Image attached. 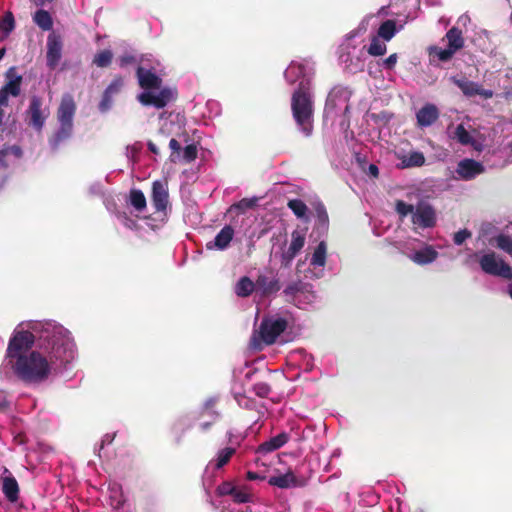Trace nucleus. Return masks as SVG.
<instances>
[{"instance_id":"nucleus-1","label":"nucleus","mask_w":512,"mask_h":512,"mask_svg":"<svg viewBox=\"0 0 512 512\" xmlns=\"http://www.w3.org/2000/svg\"><path fill=\"white\" fill-rule=\"evenodd\" d=\"M74 358V343L63 326L46 324L36 349L8 364L14 375L27 385L41 384Z\"/></svg>"},{"instance_id":"nucleus-2","label":"nucleus","mask_w":512,"mask_h":512,"mask_svg":"<svg viewBox=\"0 0 512 512\" xmlns=\"http://www.w3.org/2000/svg\"><path fill=\"white\" fill-rule=\"evenodd\" d=\"M136 77L139 86L145 90L137 96L138 101L143 106L162 109L177 98L174 89L170 87L161 88L162 79L152 70L138 66Z\"/></svg>"},{"instance_id":"nucleus-3","label":"nucleus","mask_w":512,"mask_h":512,"mask_svg":"<svg viewBox=\"0 0 512 512\" xmlns=\"http://www.w3.org/2000/svg\"><path fill=\"white\" fill-rule=\"evenodd\" d=\"M291 111L299 129L305 136H310L313 131L314 101L308 80H302L293 92Z\"/></svg>"},{"instance_id":"nucleus-4","label":"nucleus","mask_w":512,"mask_h":512,"mask_svg":"<svg viewBox=\"0 0 512 512\" xmlns=\"http://www.w3.org/2000/svg\"><path fill=\"white\" fill-rule=\"evenodd\" d=\"M76 109L73 96L71 94H64L57 109V120L60 126L48 140L53 150H57L64 141L71 137Z\"/></svg>"},{"instance_id":"nucleus-5","label":"nucleus","mask_w":512,"mask_h":512,"mask_svg":"<svg viewBox=\"0 0 512 512\" xmlns=\"http://www.w3.org/2000/svg\"><path fill=\"white\" fill-rule=\"evenodd\" d=\"M36 341L35 335L28 331H15L9 340L8 347L6 350V359L8 364L12 363L13 360H17L18 357H24L32 351Z\"/></svg>"},{"instance_id":"nucleus-6","label":"nucleus","mask_w":512,"mask_h":512,"mask_svg":"<svg viewBox=\"0 0 512 512\" xmlns=\"http://www.w3.org/2000/svg\"><path fill=\"white\" fill-rule=\"evenodd\" d=\"M287 326L288 322L284 318L263 319L258 332L252 336L254 346L260 348L261 342L265 345L274 344L277 337L286 330Z\"/></svg>"},{"instance_id":"nucleus-7","label":"nucleus","mask_w":512,"mask_h":512,"mask_svg":"<svg viewBox=\"0 0 512 512\" xmlns=\"http://www.w3.org/2000/svg\"><path fill=\"white\" fill-rule=\"evenodd\" d=\"M479 265L486 274L512 280V268L502 259H498L495 252L482 255L479 259Z\"/></svg>"},{"instance_id":"nucleus-8","label":"nucleus","mask_w":512,"mask_h":512,"mask_svg":"<svg viewBox=\"0 0 512 512\" xmlns=\"http://www.w3.org/2000/svg\"><path fill=\"white\" fill-rule=\"evenodd\" d=\"M28 125L37 131H41L49 115L47 108H43V100L36 95L30 98L28 109L25 112Z\"/></svg>"},{"instance_id":"nucleus-9","label":"nucleus","mask_w":512,"mask_h":512,"mask_svg":"<svg viewBox=\"0 0 512 512\" xmlns=\"http://www.w3.org/2000/svg\"><path fill=\"white\" fill-rule=\"evenodd\" d=\"M412 223L420 228H432L436 225V212L432 205L420 201L412 215Z\"/></svg>"},{"instance_id":"nucleus-10","label":"nucleus","mask_w":512,"mask_h":512,"mask_svg":"<svg viewBox=\"0 0 512 512\" xmlns=\"http://www.w3.org/2000/svg\"><path fill=\"white\" fill-rule=\"evenodd\" d=\"M453 83L462 91L467 97H473L479 95L484 99H490L493 97L494 92L490 89H484L480 84L468 80L466 78H453Z\"/></svg>"},{"instance_id":"nucleus-11","label":"nucleus","mask_w":512,"mask_h":512,"mask_svg":"<svg viewBox=\"0 0 512 512\" xmlns=\"http://www.w3.org/2000/svg\"><path fill=\"white\" fill-rule=\"evenodd\" d=\"M152 204L157 212H164L169 204L167 182L156 180L152 184Z\"/></svg>"},{"instance_id":"nucleus-12","label":"nucleus","mask_w":512,"mask_h":512,"mask_svg":"<svg viewBox=\"0 0 512 512\" xmlns=\"http://www.w3.org/2000/svg\"><path fill=\"white\" fill-rule=\"evenodd\" d=\"M291 243L286 251L282 253V265L288 267L305 244L304 233L295 230L291 234Z\"/></svg>"},{"instance_id":"nucleus-13","label":"nucleus","mask_w":512,"mask_h":512,"mask_svg":"<svg viewBox=\"0 0 512 512\" xmlns=\"http://www.w3.org/2000/svg\"><path fill=\"white\" fill-rule=\"evenodd\" d=\"M456 172L461 179L471 180L484 172V166L474 159H463L458 163Z\"/></svg>"},{"instance_id":"nucleus-14","label":"nucleus","mask_w":512,"mask_h":512,"mask_svg":"<svg viewBox=\"0 0 512 512\" xmlns=\"http://www.w3.org/2000/svg\"><path fill=\"white\" fill-rule=\"evenodd\" d=\"M281 289L280 280L277 277H269L265 274H259L256 278V291L262 297H268L277 293Z\"/></svg>"},{"instance_id":"nucleus-15","label":"nucleus","mask_w":512,"mask_h":512,"mask_svg":"<svg viewBox=\"0 0 512 512\" xmlns=\"http://www.w3.org/2000/svg\"><path fill=\"white\" fill-rule=\"evenodd\" d=\"M234 237V229L230 225H225L215 236L213 241L206 243L207 250H224L226 249Z\"/></svg>"},{"instance_id":"nucleus-16","label":"nucleus","mask_w":512,"mask_h":512,"mask_svg":"<svg viewBox=\"0 0 512 512\" xmlns=\"http://www.w3.org/2000/svg\"><path fill=\"white\" fill-rule=\"evenodd\" d=\"M439 118L438 108L431 103L425 104L416 113L417 125L419 127H428L435 123Z\"/></svg>"},{"instance_id":"nucleus-17","label":"nucleus","mask_w":512,"mask_h":512,"mask_svg":"<svg viewBox=\"0 0 512 512\" xmlns=\"http://www.w3.org/2000/svg\"><path fill=\"white\" fill-rule=\"evenodd\" d=\"M62 56V43L56 37H48L47 41V65L55 69Z\"/></svg>"},{"instance_id":"nucleus-18","label":"nucleus","mask_w":512,"mask_h":512,"mask_svg":"<svg viewBox=\"0 0 512 512\" xmlns=\"http://www.w3.org/2000/svg\"><path fill=\"white\" fill-rule=\"evenodd\" d=\"M5 76L7 82L1 89L13 97L19 96L21 93L22 76L17 74L15 67H10L6 71Z\"/></svg>"},{"instance_id":"nucleus-19","label":"nucleus","mask_w":512,"mask_h":512,"mask_svg":"<svg viewBox=\"0 0 512 512\" xmlns=\"http://www.w3.org/2000/svg\"><path fill=\"white\" fill-rule=\"evenodd\" d=\"M268 483L271 486H275L281 489H287L290 487H297L302 485V482L299 481L295 474L290 470L285 474L270 477Z\"/></svg>"},{"instance_id":"nucleus-20","label":"nucleus","mask_w":512,"mask_h":512,"mask_svg":"<svg viewBox=\"0 0 512 512\" xmlns=\"http://www.w3.org/2000/svg\"><path fill=\"white\" fill-rule=\"evenodd\" d=\"M289 440V434L286 432L279 433L278 435L271 437L269 440L261 443L258 448L257 452L266 454L273 452L282 446H284Z\"/></svg>"},{"instance_id":"nucleus-21","label":"nucleus","mask_w":512,"mask_h":512,"mask_svg":"<svg viewBox=\"0 0 512 512\" xmlns=\"http://www.w3.org/2000/svg\"><path fill=\"white\" fill-rule=\"evenodd\" d=\"M19 485L15 477L12 475L2 478V492L11 503H15L19 499Z\"/></svg>"},{"instance_id":"nucleus-22","label":"nucleus","mask_w":512,"mask_h":512,"mask_svg":"<svg viewBox=\"0 0 512 512\" xmlns=\"http://www.w3.org/2000/svg\"><path fill=\"white\" fill-rule=\"evenodd\" d=\"M438 252L431 246H427L422 250L416 251L411 260L418 265H426L436 260Z\"/></svg>"},{"instance_id":"nucleus-23","label":"nucleus","mask_w":512,"mask_h":512,"mask_svg":"<svg viewBox=\"0 0 512 512\" xmlns=\"http://www.w3.org/2000/svg\"><path fill=\"white\" fill-rule=\"evenodd\" d=\"M256 290V281L253 282L248 276L241 277L235 285V293L238 297H249Z\"/></svg>"},{"instance_id":"nucleus-24","label":"nucleus","mask_w":512,"mask_h":512,"mask_svg":"<svg viewBox=\"0 0 512 512\" xmlns=\"http://www.w3.org/2000/svg\"><path fill=\"white\" fill-rule=\"evenodd\" d=\"M445 37L448 41V47L452 49L455 53L463 48L464 38L462 35V31L458 27H452L451 29H449Z\"/></svg>"},{"instance_id":"nucleus-25","label":"nucleus","mask_w":512,"mask_h":512,"mask_svg":"<svg viewBox=\"0 0 512 512\" xmlns=\"http://www.w3.org/2000/svg\"><path fill=\"white\" fill-rule=\"evenodd\" d=\"M309 284L304 283L301 280L293 281L289 283L283 290V294L288 302H294L296 296L300 293L307 291Z\"/></svg>"},{"instance_id":"nucleus-26","label":"nucleus","mask_w":512,"mask_h":512,"mask_svg":"<svg viewBox=\"0 0 512 512\" xmlns=\"http://www.w3.org/2000/svg\"><path fill=\"white\" fill-rule=\"evenodd\" d=\"M35 24L44 31H49L53 27V20L48 11L39 9L33 15Z\"/></svg>"},{"instance_id":"nucleus-27","label":"nucleus","mask_w":512,"mask_h":512,"mask_svg":"<svg viewBox=\"0 0 512 512\" xmlns=\"http://www.w3.org/2000/svg\"><path fill=\"white\" fill-rule=\"evenodd\" d=\"M424 164H425L424 154L419 151L411 152L408 156H403L401 158L402 168L421 167Z\"/></svg>"},{"instance_id":"nucleus-28","label":"nucleus","mask_w":512,"mask_h":512,"mask_svg":"<svg viewBox=\"0 0 512 512\" xmlns=\"http://www.w3.org/2000/svg\"><path fill=\"white\" fill-rule=\"evenodd\" d=\"M396 22L395 20L388 19L384 21L378 29V37L385 41H390L396 34Z\"/></svg>"},{"instance_id":"nucleus-29","label":"nucleus","mask_w":512,"mask_h":512,"mask_svg":"<svg viewBox=\"0 0 512 512\" xmlns=\"http://www.w3.org/2000/svg\"><path fill=\"white\" fill-rule=\"evenodd\" d=\"M129 202L139 212L143 211L147 206L146 197L139 189L130 190Z\"/></svg>"},{"instance_id":"nucleus-30","label":"nucleus","mask_w":512,"mask_h":512,"mask_svg":"<svg viewBox=\"0 0 512 512\" xmlns=\"http://www.w3.org/2000/svg\"><path fill=\"white\" fill-rule=\"evenodd\" d=\"M326 252L327 245L324 241H321L315 248L311 258V265L322 267L326 263Z\"/></svg>"},{"instance_id":"nucleus-31","label":"nucleus","mask_w":512,"mask_h":512,"mask_svg":"<svg viewBox=\"0 0 512 512\" xmlns=\"http://www.w3.org/2000/svg\"><path fill=\"white\" fill-rule=\"evenodd\" d=\"M315 212L318 228L326 232L329 227V216L325 206L322 203L317 204L315 207Z\"/></svg>"},{"instance_id":"nucleus-32","label":"nucleus","mask_w":512,"mask_h":512,"mask_svg":"<svg viewBox=\"0 0 512 512\" xmlns=\"http://www.w3.org/2000/svg\"><path fill=\"white\" fill-rule=\"evenodd\" d=\"M113 53L105 49L97 53L93 58V64L99 68H106L112 63Z\"/></svg>"},{"instance_id":"nucleus-33","label":"nucleus","mask_w":512,"mask_h":512,"mask_svg":"<svg viewBox=\"0 0 512 512\" xmlns=\"http://www.w3.org/2000/svg\"><path fill=\"white\" fill-rule=\"evenodd\" d=\"M288 208L295 214L298 218H305L308 207L301 199H291L287 203Z\"/></svg>"},{"instance_id":"nucleus-34","label":"nucleus","mask_w":512,"mask_h":512,"mask_svg":"<svg viewBox=\"0 0 512 512\" xmlns=\"http://www.w3.org/2000/svg\"><path fill=\"white\" fill-rule=\"evenodd\" d=\"M235 452L236 449L233 447H226L221 449L216 457L215 468L220 469L225 466L230 461Z\"/></svg>"},{"instance_id":"nucleus-35","label":"nucleus","mask_w":512,"mask_h":512,"mask_svg":"<svg viewBox=\"0 0 512 512\" xmlns=\"http://www.w3.org/2000/svg\"><path fill=\"white\" fill-rule=\"evenodd\" d=\"M257 202H258V198H256V197H254V198H243L239 202L234 203L233 205H231L229 210L231 211V210L235 209L239 213H244L245 211H247L249 209H253L257 205Z\"/></svg>"},{"instance_id":"nucleus-36","label":"nucleus","mask_w":512,"mask_h":512,"mask_svg":"<svg viewBox=\"0 0 512 512\" xmlns=\"http://www.w3.org/2000/svg\"><path fill=\"white\" fill-rule=\"evenodd\" d=\"M387 47L385 43L380 41L378 36H374L371 39V43L368 48V53L372 56H382L386 53Z\"/></svg>"},{"instance_id":"nucleus-37","label":"nucleus","mask_w":512,"mask_h":512,"mask_svg":"<svg viewBox=\"0 0 512 512\" xmlns=\"http://www.w3.org/2000/svg\"><path fill=\"white\" fill-rule=\"evenodd\" d=\"M232 499L235 503H248L252 499V494L248 491L247 487H236L233 494Z\"/></svg>"},{"instance_id":"nucleus-38","label":"nucleus","mask_w":512,"mask_h":512,"mask_svg":"<svg viewBox=\"0 0 512 512\" xmlns=\"http://www.w3.org/2000/svg\"><path fill=\"white\" fill-rule=\"evenodd\" d=\"M15 28V19L12 12H6L0 22V30L5 34H10Z\"/></svg>"},{"instance_id":"nucleus-39","label":"nucleus","mask_w":512,"mask_h":512,"mask_svg":"<svg viewBox=\"0 0 512 512\" xmlns=\"http://www.w3.org/2000/svg\"><path fill=\"white\" fill-rule=\"evenodd\" d=\"M454 54L455 52L449 47L442 49L435 46L430 49V55L436 56L442 62L449 61Z\"/></svg>"},{"instance_id":"nucleus-40","label":"nucleus","mask_w":512,"mask_h":512,"mask_svg":"<svg viewBox=\"0 0 512 512\" xmlns=\"http://www.w3.org/2000/svg\"><path fill=\"white\" fill-rule=\"evenodd\" d=\"M496 246L512 255V238L505 234H500L495 238Z\"/></svg>"},{"instance_id":"nucleus-41","label":"nucleus","mask_w":512,"mask_h":512,"mask_svg":"<svg viewBox=\"0 0 512 512\" xmlns=\"http://www.w3.org/2000/svg\"><path fill=\"white\" fill-rule=\"evenodd\" d=\"M455 138L462 145H468V144L472 143V136L470 135V133L465 129V127L462 124H459L456 127Z\"/></svg>"},{"instance_id":"nucleus-42","label":"nucleus","mask_w":512,"mask_h":512,"mask_svg":"<svg viewBox=\"0 0 512 512\" xmlns=\"http://www.w3.org/2000/svg\"><path fill=\"white\" fill-rule=\"evenodd\" d=\"M395 210L400 217L404 218L409 214L413 215L415 208L412 204H408L403 200H397L395 203Z\"/></svg>"},{"instance_id":"nucleus-43","label":"nucleus","mask_w":512,"mask_h":512,"mask_svg":"<svg viewBox=\"0 0 512 512\" xmlns=\"http://www.w3.org/2000/svg\"><path fill=\"white\" fill-rule=\"evenodd\" d=\"M197 147L195 144L187 145L183 150L182 159L185 163H191L197 158Z\"/></svg>"},{"instance_id":"nucleus-44","label":"nucleus","mask_w":512,"mask_h":512,"mask_svg":"<svg viewBox=\"0 0 512 512\" xmlns=\"http://www.w3.org/2000/svg\"><path fill=\"white\" fill-rule=\"evenodd\" d=\"M169 148L172 150L170 161L176 163L180 160L181 144L175 138H172L169 141Z\"/></svg>"},{"instance_id":"nucleus-45","label":"nucleus","mask_w":512,"mask_h":512,"mask_svg":"<svg viewBox=\"0 0 512 512\" xmlns=\"http://www.w3.org/2000/svg\"><path fill=\"white\" fill-rule=\"evenodd\" d=\"M253 391L261 398L267 397L271 392V387L266 382H258L253 385Z\"/></svg>"},{"instance_id":"nucleus-46","label":"nucleus","mask_w":512,"mask_h":512,"mask_svg":"<svg viewBox=\"0 0 512 512\" xmlns=\"http://www.w3.org/2000/svg\"><path fill=\"white\" fill-rule=\"evenodd\" d=\"M123 86V79L121 77H115L112 82L105 89V92L112 96L118 94Z\"/></svg>"},{"instance_id":"nucleus-47","label":"nucleus","mask_w":512,"mask_h":512,"mask_svg":"<svg viewBox=\"0 0 512 512\" xmlns=\"http://www.w3.org/2000/svg\"><path fill=\"white\" fill-rule=\"evenodd\" d=\"M236 486H234L231 482H223L217 487V493L220 496H232Z\"/></svg>"},{"instance_id":"nucleus-48","label":"nucleus","mask_w":512,"mask_h":512,"mask_svg":"<svg viewBox=\"0 0 512 512\" xmlns=\"http://www.w3.org/2000/svg\"><path fill=\"white\" fill-rule=\"evenodd\" d=\"M113 102V96L108 94L107 92H103L102 99L99 103V110L101 112H106L111 108Z\"/></svg>"},{"instance_id":"nucleus-49","label":"nucleus","mask_w":512,"mask_h":512,"mask_svg":"<svg viewBox=\"0 0 512 512\" xmlns=\"http://www.w3.org/2000/svg\"><path fill=\"white\" fill-rule=\"evenodd\" d=\"M471 236L472 234L469 230L463 229L454 234L453 241L456 245H462Z\"/></svg>"},{"instance_id":"nucleus-50","label":"nucleus","mask_w":512,"mask_h":512,"mask_svg":"<svg viewBox=\"0 0 512 512\" xmlns=\"http://www.w3.org/2000/svg\"><path fill=\"white\" fill-rule=\"evenodd\" d=\"M118 62H119L120 67L123 68V67H126L128 65L135 64L137 62V59L132 54H124V55H121L118 58Z\"/></svg>"},{"instance_id":"nucleus-51","label":"nucleus","mask_w":512,"mask_h":512,"mask_svg":"<svg viewBox=\"0 0 512 512\" xmlns=\"http://www.w3.org/2000/svg\"><path fill=\"white\" fill-rule=\"evenodd\" d=\"M2 149L8 150V155L13 154L17 158H21L23 156V151H22L21 147L18 145L5 146Z\"/></svg>"},{"instance_id":"nucleus-52","label":"nucleus","mask_w":512,"mask_h":512,"mask_svg":"<svg viewBox=\"0 0 512 512\" xmlns=\"http://www.w3.org/2000/svg\"><path fill=\"white\" fill-rule=\"evenodd\" d=\"M398 56L396 53L391 54L389 57H387L383 63L386 69L392 70L396 63H397Z\"/></svg>"},{"instance_id":"nucleus-53","label":"nucleus","mask_w":512,"mask_h":512,"mask_svg":"<svg viewBox=\"0 0 512 512\" xmlns=\"http://www.w3.org/2000/svg\"><path fill=\"white\" fill-rule=\"evenodd\" d=\"M7 156H8V150L0 149V168H4V169L8 168Z\"/></svg>"},{"instance_id":"nucleus-54","label":"nucleus","mask_w":512,"mask_h":512,"mask_svg":"<svg viewBox=\"0 0 512 512\" xmlns=\"http://www.w3.org/2000/svg\"><path fill=\"white\" fill-rule=\"evenodd\" d=\"M10 94L0 89V107H6L9 104V97Z\"/></svg>"},{"instance_id":"nucleus-55","label":"nucleus","mask_w":512,"mask_h":512,"mask_svg":"<svg viewBox=\"0 0 512 512\" xmlns=\"http://www.w3.org/2000/svg\"><path fill=\"white\" fill-rule=\"evenodd\" d=\"M368 172L371 176L377 178L379 176V168L375 164H370Z\"/></svg>"},{"instance_id":"nucleus-56","label":"nucleus","mask_w":512,"mask_h":512,"mask_svg":"<svg viewBox=\"0 0 512 512\" xmlns=\"http://www.w3.org/2000/svg\"><path fill=\"white\" fill-rule=\"evenodd\" d=\"M246 478L250 481L258 480V479H264V477H261L258 473L253 471H248L246 473Z\"/></svg>"},{"instance_id":"nucleus-57","label":"nucleus","mask_w":512,"mask_h":512,"mask_svg":"<svg viewBox=\"0 0 512 512\" xmlns=\"http://www.w3.org/2000/svg\"><path fill=\"white\" fill-rule=\"evenodd\" d=\"M147 146H148V149L150 152H152L153 154H159V149L157 148L156 144L152 141H149L147 143Z\"/></svg>"},{"instance_id":"nucleus-58","label":"nucleus","mask_w":512,"mask_h":512,"mask_svg":"<svg viewBox=\"0 0 512 512\" xmlns=\"http://www.w3.org/2000/svg\"><path fill=\"white\" fill-rule=\"evenodd\" d=\"M4 117H5V111L3 108L0 107V133H2L4 131V129H3Z\"/></svg>"},{"instance_id":"nucleus-59","label":"nucleus","mask_w":512,"mask_h":512,"mask_svg":"<svg viewBox=\"0 0 512 512\" xmlns=\"http://www.w3.org/2000/svg\"><path fill=\"white\" fill-rule=\"evenodd\" d=\"M212 426V422H203L200 425L202 431H207Z\"/></svg>"},{"instance_id":"nucleus-60","label":"nucleus","mask_w":512,"mask_h":512,"mask_svg":"<svg viewBox=\"0 0 512 512\" xmlns=\"http://www.w3.org/2000/svg\"><path fill=\"white\" fill-rule=\"evenodd\" d=\"M215 405V400L214 399H209L208 401L205 402V409H212L213 406Z\"/></svg>"},{"instance_id":"nucleus-61","label":"nucleus","mask_w":512,"mask_h":512,"mask_svg":"<svg viewBox=\"0 0 512 512\" xmlns=\"http://www.w3.org/2000/svg\"><path fill=\"white\" fill-rule=\"evenodd\" d=\"M5 53H6L5 48H1L0 49V60L4 57Z\"/></svg>"},{"instance_id":"nucleus-62","label":"nucleus","mask_w":512,"mask_h":512,"mask_svg":"<svg viewBox=\"0 0 512 512\" xmlns=\"http://www.w3.org/2000/svg\"><path fill=\"white\" fill-rule=\"evenodd\" d=\"M6 407V404L4 402H0V410H3Z\"/></svg>"},{"instance_id":"nucleus-63","label":"nucleus","mask_w":512,"mask_h":512,"mask_svg":"<svg viewBox=\"0 0 512 512\" xmlns=\"http://www.w3.org/2000/svg\"><path fill=\"white\" fill-rule=\"evenodd\" d=\"M228 441L230 442L231 441V437H232V433L231 432H228Z\"/></svg>"},{"instance_id":"nucleus-64","label":"nucleus","mask_w":512,"mask_h":512,"mask_svg":"<svg viewBox=\"0 0 512 512\" xmlns=\"http://www.w3.org/2000/svg\"><path fill=\"white\" fill-rule=\"evenodd\" d=\"M508 294H509V296L512 298V287H511V288H509V290H508Z\"/></svg>"}]
</instances>
